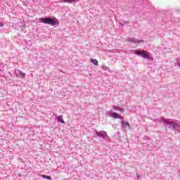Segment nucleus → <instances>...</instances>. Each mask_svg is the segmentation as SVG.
Masks as SVG:
<instances>
[{
	"label": "nucleus",
	"instance_id": "obj_1",
	"mask_svg": "<svg viewBox=\"0 0 180 180\" xmlns=\"http://www.w3.org/2000/svg\"><path fill=\"white\" fill-rule=\"evenodd\" d=\"M39 21L42 23H45L46 25H50L51 26H54L57 25V22H56V20L50 18H39Z\"/></svg>",
	"mask_w": 180,
	"mask_h": 180
},
{
	"label": "nucleus",
	"instance_id": "obj_2",
	"mask_svg": "<svg viewBox=\"0 0 180 180\" xmlns=\"http://www.w3.org/2000/svg\"><path fill=\"white\" fill-rule=\"evenodd\" d=\"M135 53L137 56H141L142 57H143V58H150V56H148V53H147V51H146L145 50L136 51Z\"/></svg>",
	"mask_w": 180,
	"mask_h": 180
},
{
	"label": "nucleus",
	"instance_id": "obj_3",
	"mask_svg": "<svg viewBox=\"0 0 180 180\" xmlns=\"http://www.w3.org/2000/svg\"><path fill=\"white\" fill-rule=\"evenodd\" d=\"M110 117H112V119H120V120H122V119H124V117L117 112H112L111 114H110Z\"/></svg>",
	"mask_w": 180,
	"mask_h": 180
},
{
	"label": "nucleus",
	"instance_id": "obj_4",
	"mask_svg": "<svg viewBox=\"0 0 180 180\" xmlns=\"http://www.w3.org/2000/svg\"><path fill=\"white\" fill-rule=\"evenodd\" d=\"M15 75L18 78H25L26 77V73L19 70H16Z\"/></svg>",
	"mask_w": 180,
	"mask_h": 180
},
{
	"label": "nucleus",
	"instance_id": "obj_5",
	"mask_svg": "<svg viewBox=\"0 0 180 180\" xmlns=\"http://www.w3.org/2000/svg\"><path fill=\"white\" fill-rule=\"evenodd\" d=\"M97 136H98V137H102L103 139H105L106 134L102 133V131H98V132H97Z\"/></svg>",
	"mask_w": 180,
	"mask_h": 180
},
{
	"label": "nucleus",
	"instance_id": "obj_6",
	"mask_svg": "<svg viewBox=\"0 0 180 180\" xmlns=\"http://www.w3.org/2000/svg\"><path fill=\"white\" fill-rule=\"evenodd\" d=\"M58 121L60 122V123H63V124H65V122L63 119V115H60L59 117H58Z\"/></svg>",
	"mask_w": 180,
	"mask_h": 180
},
{
	"label": "nucleus",
	"instance_id": "obj_7",
	"mask_svg": "<svg viewBox=\"0 0 180 180\" xmlns=\"http://www.w3.org/2000/svg\"><path fill=\"white\" fill-rule=\"evenodd\" d=\"M91 61L92 64H94V65H98V60H96V59H91Z\"/></svg>",
	"mask_w": 180,
	"mask_h": 180
},
{
	"label": "nucleus",
	"instance_id": "obj_8",
	"mask_svg": "<svg viewBox=\"0 0 180 180\" xmlns=\"http://www.w3.org/2000/svg\"><path fill=\"white\" fill-rule=\"evenodd\" d=\"M42 178H44L45 179L51 180V176L47 175H42Z\"/></svg>",
	"mask_w": 180,
	"mask_h": 180
},
{
	"label": "nucleus",
	"instance_id": "obj_9",
	"mask_svg": "<svg viewBox=\"0 0 180 180\" xmlns=\"http://www.w3.org/2000/svg\"><path fill=\"white\" fill-rule=\"evenodd\" d=\"M64 2H68V4H71V2H74V0H63Z\"/></svg>",
	"mask_w": 180,
	"mask_h": 180
},
{
	"label": "nucleus",
	"instance_id": "obj_10",
	"mask_svg": "<svg viewBox=\"0 0 180 180\" xmlns=\"http://www.w3.org/2000/svg\"><path fill=\"white\" fill-rule=\"evenodd\" d=\"M125 127H128V129H130V124L129 122H126Z\"/></svg>",
	"mask_w": 180,
	"mask_h": 180
},
{
	"label": "nucleus",
	"instance_id": "obj_11",
	"mask_svg": "<svg viewBox=\"0 0 180 180\" xmlns=\"http://www.w3.org/2000/svg\"><path fill=\"white\" fill-rule=\"evenodd\" d=\"M2 26H4V24L2 23V22H0V27H2Z\"/></svg>",
	"mask_w": 180,
	"mask_h": 180
},
{
	"label": "nucleus",
	"instance_id": "obj_12",
	"mask_svg": "<svg viewBox=\"0 0 180 180\" xmlns=\"http://www.w3.org/2000/svg\"><path fill=\"white\" fill-rule=\"evenodd\" d=\"M129 41L134 42V41H133V39H129Z\"/></svg>",
	"mask_w": 180,
	"mask_h": 180
},
{
	"label": "nucleus",
	"instance_id": "obj_13",
	"mask_svg": "<svg viewBox=\"0 0 180 180\" xmlns=\"http://www.w3.org/2000/svg\"><path fill=\"white\" fill-rule=\"evenodd\" d=\"M143 40H141V41H137V43H143Z\"/></svg>",
	"mask_w": 180,
	"mask_h": 180
},
{
	"label": "nucleus",
	"instance_id": "obj_14",
	"mask_svg": "<svg viewBox=\"0 0 180 180\" xmlns=\"http://www.w3.org/2000/svg\"><path fill=\"white\" fill-rule=\"evenodd\" d=\"M167 123H168V124H172V122H167Z\"/></svg>",
	"mask_w": 180,
	"mask_h": 180
}]
</instances>
